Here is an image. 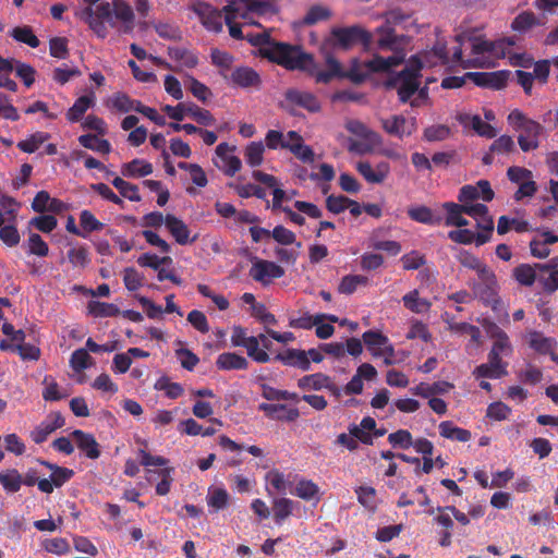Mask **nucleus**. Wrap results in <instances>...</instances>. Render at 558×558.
<instances>
[{"mask_svg":"<svg viewBox=\"0 0 558 558\" xmlns=\"http://www.w3.org/2000/svg\"><path fill=\"white\" fill-rule=\"evenodd\" d=\"M547 269L546 266L541 264H535L534 266L524 264L515 268L514 276L515 279H543V271Z\"/></svg>","mask_w":558,"mask_h":558,"instance_id":"13d9d810","label":"nucleus"},{"mask_svg":"<svg viewBox=\"0 0 558 558\" xmlns=\"http://www.w3.org/2000/svg\"><path fill=\"white\" fill-rule=\"evenodd\" d=\"M286 149L303 162L311 163L315 159L314 150L305 145L303 137L294 131H290V141L286 144Z\"/></svg>","mask_w":558,"mask_h":558,"instance_id":"b1692460","label":"nucleus"},{"mask_svg":"<svg viewBox=\"0 0 558 558\" xmlns=\"http://www.w3.org/2000/svg\"><path fill=\"white\" fill-rule=\"evenodd\" d=\"M134 12L125 0H112V20L121 23L123 32H130L134 25Z\"/></svg>","mask_w":558,"mask_h":558,"instance_id":"393cba45","label":"nucleus"},{"mask_svg":"<svg viewBox=\"0 0 558 558\" xmlns=\"http://www.w3.org/2000/svg\"><path fill=\"white\" fill-rule=\"evenodd\" d=\"M545 21L539 20L533 12L520 13L511 23V28L515 32H526L534 26L544 25Z\"/></svg>","mask_w":558,"mask_h":558,"instance_id":"c03bdc74","label":"nucleus"},{"mask_svg":"<svg viewBox=\"0 0 558 558\" xmlns=\"http://www.w3.org/2000/svg\"><path fill=\"white\" fill-rule=\"evenodd\" d=\"M165 225L179 244H187L192 241L190 238V229L181 219L172 215H167Z\"/></svg>","mask_w":558,"mask_h":558,"instance_id":"c756f323","label":"nucleus"},{"mask_svg":"<svg viewBox=\"0 0 558 558\" xmlns=\"http://www.w3.org/2000/svg\"><path fill=\"white\" fill-rule=\"evenodd\" d=\"M284 366L295 367L303 372L311 369V364L305 350L289 348L276 354L272 359Z\"/></svg>","mask_w":558,"mask_h":558,"instance_id":"6ab92c4d","label":"nucleus"},{"mask_svg":"<svg viewBox=\"0 0 558 558\" xmlns=\"http://www.w3.org/2000/svg\"><path fill=\"white\" fill-rule=\"evenodd\" d=\"M179 168L189 172L190 179L198 187L207 185L208 180L205 171L197 163L179 162Z\"/></svg>","mask_w":558,"mask_h":558,"instance_id":"864d4df0","label":"nucleus"},{"mask_svg":"<svg viewBox=\"0 0 558 558\" xmlns=\"http://www.w3.org/2000/svg\"><path fill=\"white\" fill-rule=\"evenodd\" d=\"M248 40L259 46L262 57L276 62L289 70H302L316 75L318 82H328L333 76L341 75V65L332 58L327 59L328 72H316L313 57L305 53L298 46L277 43L269 39L266 34H258Z\"/></svg>","mask_w":558,"mask_h":558,"instance_id":"f03ea898","label":"nucleus"},{"mask_svg":"<svg viewBox=\"0 0 558 558\" xmlns=\"http://www.w3.org/2000/svg\"><path fill=\"white\" fill-rule=\"evenodd\" d=\"M389 444L395 448L408 449L413 445V438L409 430L398 429L388 436Z\"/></svg>","mask_w":558,"mask_h":558,"instance_id":"338daca9","label":"nucleus"},{"mask_svg":"<svg viewBox=\"0 0 558 558\" xmlns=\"http://www.w3.org/2000/svg\"><path fill=\"white\" fill-rule=\"evenodd\" d=\"M376 45L379 50L392 51V56L387 58L374 56L371 60L363 62V69L352 70L351 77L354 81H362L365 75L371 73H389L393 68L403 62L405 57L402 48L404 45V38L396 37L388 25L381 26L377 29Z\"/></svg>","mask_w":558,"mask_h":558,"instance_id":"7ed1b4c3","label":"nucleus"},{"mask_svg":"<svg viewBox=\"0 0 558 558\" xmlns=\"http://www.w3.org/2000/svg\"><path fill=\"white\" fill-rule=\"evenodd\" d=\"M11 36L20 43L26 44L32 48H37L39 46V39L33 33V29L29 26H17L14 27L11 32Z\"/></svg>","mask_w":558,"mask_h":558,"instance_id":"4d7b16f0","label":"nucleus"},{"mask_svg":"<svg viewBox=\"0 0 558 558\" xmlns=\"http://www.w3.org/2000/svg\"><path fill=\"white\" fill-rule=\"evenodd\" d=\"M231 82L240 87H254L259 84L258 74L251 68H238L231 73Z\"/></svg>","mask_w":558,"mask_h":558,"instance_id":"f704fd0d","label":"nucleus"},{"mask_svg":"<svg viewBox=\"0 0 558 558\" xmlns=\"http://www.w3.org/2000/svg\"><path fill=\"white\" fill-rule=\"evenodd\" d=\"M0 484L7 493H17L22 486V475L16 469L0 472Z\"/></svg>","mask_w":558,"mask_h":558,"instance_id":"37998d69","label":"nucleus"},{"mask_svg":"<svg viewBox=\"0 0 558 558\" xmlns=\"http://www.w3.org/2000/svg\"><path fill=\"white\" fill-rule=\"evenodd\" d=\"M475 233L470 229H462V227L449 232L448 236L457 243L471 244L475 242L477 245H482L488 241L492 232H486L483 229Z\"/></svg>","mask_w":558,"mask_h":558,"instance_id":"bb28decb","label":"nucleus"},{"mask_svg":"<svg viewBox=\"0 0 558 558\" xmlns=\"http://www.w3.org/2000/svg\"><path fill=\"white\" fill-rule=\"evenodd\" d=\"M258 409L271 420L294 422L300 416V412L296 408H289L281 403H260Z\"/></svg>","mask_w":558,"mask_h":558,"instance_id":"412c9836","label":"nucleus"},{"mask_svg":"<svg viewBox=\"0 0 558 558\" xmlns=\"http://www.w3.org/2000/svg\"><path fill=\"white\" fill-rule=\"evenodd\" d=\"M442 209L446 213V225L456 226L458 228L468 225V220L463 215L472 217L476 221L478 229L492 232L494 229L493 218L488 215L487 206L483 204H456L445 203Z\"/></svg>","mask_w":558,"mask_h":558,"instance_id":"20e7f679","label":"nucleus"},{"mask_svg":"<svg viewBox=\"0 0 558 558\" xmlns=\"http://www.w3.org/2000/svg\"><path fill=\"white\" fill-rule=\"evenodd\" d=\"M509 124L519 132L518 142L522 150H533L538 146L542 126L527 119L521 111L513 110L508 116Z\"/></svg>","mask_w":558,"mask_h":558,"instance_id":"0eeeda50","label":"nucleus"},{"mask_svg":"<svg viewBox=\"0 0 558 558\" xmlns=\"http://www.w3.org/2000/svg\"><path fill=\"white\" fill-rule=\"evenodd\" d=\"M216 366L222 371L246 369L248 362L242 355L233 352H225L218 355Z\"/></svg>","mask_w":558,"mask_h":558,"instance_id":"72a5a7b5","label":"nucleus"},{"mask_svg":"<svg viewBox=\"0 0 558 558\" xmlns=\"http://www.w3.org/2000/svg\"><path fill=\"white\" fill-rule=\"evenodd\" d=\"M461 204H475V199L489 202L494 198V192L488 181L481 180L476 185H464L458 196Z\"/></svg>","mask_w":558,"mask_h":558,"instance_id":"2eb2a0df","label":"nucleus"},{"mask_svg":"<svg viewBox=\"0 0 558 558\" xmlns=\"http://www.w3.org/2000/svg\"><path fill=\"white\" fill-rule=\"evenodd\" d=\"M265 146L262 142L250 143L244 150V157L246 162L251 167L259 166L264 160Z\"/></svg>","mask_w":558,"mask_h":558,"instance_id":"603ef678","label":"nucleus"},{"mask_svg":"<svg viewBox=\"0 0 558 558\" xmlns=\"http://www.w3.org/2000/svg\"><path fill=\"white\" fill-rule=\"evenodd\" d=\"M363 341L367 349L375 356H385V363L391 364V356L393 355V348L389 344L386 336L378 331L367 330L362 336Z\"/></svg>","mask_w":558,"mask_h":558,"instance_id":"ddd939ff","label":"nucleus"},{"mask_svg":"<svg viewBox=\"0 0 558 558\" xmlns=\"http://www.w3.org/2000/svg\"><path fill=\"white\" fill-rule=\"evenodd\" d=\"M329 381V376L323 373H315L311 375H305L298 380L299 388L303 390H322L327 386Z\"/></svg>","mask_w":558,"mask_h":558,"instance_id":"09e8293b","label":"nucleus"},{"mask_svg":"<svg viewBox=\"0 0 558 558\" xmlns=\"http://www.w3.org/2000/svg\"><path fill=\"white\" fill-rule=\"evenodd\" d=\"M474 295L485 305L497 311L501 306V300L498 295L497 281H473Z\"/></svg>","mask_w":558,"mask_h":558,"instance_id":"dca6fc26","label":"nucleus"},{"mask_svg":"<svg viewBox=\"0 0 558 558\" xmlns=\"http://www.w3.org/2000/svg\"><path fill=\"white\" fill-rule=\"evenodd\" d=\"M80 226L85 235L94 231H99L104 228V225L89 210L81 211Z\"/></svg>","mask_w":558,"mask_h":558,"instance_id":"0e129e2a","label":"nucleus"},{"mask_svg":"<svg viewBox=\"0 0 558 558\" xmlns=\"http://www.w3.org/2000/svg\"><path fill=\"white\" fill-rule=\"evenodd\" d=\"M324 322V316L311 315L308 313L302 314L300 317H290L289 327L295 329L310 330L318 323Z\"/></svg>","mask_w":558,"mask_h":558,"instance_id":"6e6d98bb","label":"nucleus"},{"mask_svg":"<svg viewBox=\"0 0 558 558\" xmlns=\"http://www.w3.org/2000/svg\"><path fill=\"white\" fill-rule=\"evenodd\" d=\"M87 311L88 314L94 317H114L120 313L117 305L99 301H89L87 304Z\"/></svg>","mask_w":558,"mask_h":558,"instance_id":"de8ad7c7","label":"nucleus"},{"mask_svg":"<svg viewBox=\"0 0 558 558\" xmlns=\"http://www.w3.org/2000/svg\"><path fill=\"white\" fill-rule=\"evenodd\" d=\"M80 144L88 149H92L99 154H109L111 150V145L107 140H104L97 135L85 134L78 137Z\"/></svg>","mask_w":558,"mask_h":558,"instance_id":"a18cd8bd","label":"nucleus"},{"mask_svg":"<svg viewBox=\"0 0 558 558\" xmlns=\"http://www.w3.org/2000/svg\"><path fill=\"white\" fill-rule=\"evenodd\" d=\"M82 14L89 27L100 38H105L108 33L105 22L114 26L112 20V2H100L96 7H86Z\"/></svg>","mask_w":558,"mask_h":558,"instance_id":"1a4fd4ad","label":"nucleus"},{"mask_svg":"<svg viewBox=\"0 0 558 558\" xmlns=\"http://www.w3.org/2000/svg\"><path fill=\"white\" fill-rule=\"evenodd\" d=\"M294 501L282 497L276 498L272 502V513L276 524L281 525L283 521L289 518L294 509Z\"/></svg>","mask_w":558,"mask_h":558,"instance_id":"79ce46f5","label":"nucleus"},{"mask_svg":"<svg viewBox=\"0 0 558 558\" xmlns=\"http://www.w3.org/2000/svg\"><path fill=\"white\" fill-rule=\"evenodd\" d=\"M408 215L411 219L428 225H438L440 223V218L435 216L433 211L425 206H416L412 207L408 210Z\"/></svg>","mask_w":558,"mask_h":558,"instance_id":"3c124183","label":"nucleus"},{"mask_svg":"<svg viewBox=\"0 0 558 558\" xmlns=\"http://www.w3.org/2000/svg\"><path fill=\"white\" fill-rule=\"evenodd\" d=\"M509 75V71H496L469 73L466 74V77L472 80V82L477 86L489 87L493 89H501L506 86Z\"/></svg>","mask_w":558,"mask_h":558,"instance_id":"a211bd4d","label":"nucleus"},{"mask_svg":"<svg viewBox=\"0 0 558 558\" xmlns=\"http://www.w3.org/2000/svg\"><path fill=\"white\" fill-rule=\"evenodd\" d=\"M186 108L185 112L182 113V120H184L186 117L193 119L198 124L209 126L215 123V119L211 116V113L198 107L197 105L193 102H182Z\"/></svg>","mask_w":558,"mask_h":558,"instance_id":"58836bf2","label":"nucleus"},{"mask_svg":"<svg viewBox=\"0 0 558 558\" xmlns=\"http://www.w3.org/2000/svg\"><path fill=\"white\" fill-rule=\"evenodd\" d=\"M403 303L407 308L414 313H425L429 310L430 303L418 298L417 290H413L403 296Z\"/></svg>","mask_w":558,"mask_h":558,"instance_id":"5fc2aeb1","label":"nucleus"},{"mask_svg":"<svg viewBox=\"0 0 558 558\" xmlns=\"http://www.w3.org/2000/svg\"><path fill=\"white\" fill-rule=\"evenodd\" d=\"M230 495L223 487H214L210 486L208 488V493L206 496V501L208 507L214 511L218 512L227 508L229 504Z\"/></svg>","mask_w":558,"mask_h":558,"instance_id":"c9c22d12","label":"nucleus"},{"mask_svg":"<svg viewBox=\"0 0 558 558\" xmlns=\"http://www.w3.org/2000/svg\"><path fill=\"white\" fill-rule=\"evenodd\" d=\"M153 165L145 159H133L121 167V173L126 178H144L151 174Z\"/></svg>","mask_w":558,"mask_h":558,"instance_id":"473e14b6","label":"nucleus"},{"mask_svg":"<svg viewBox=\"0 0 558 558\" xmlns=\"http://www.w3.org/2000/svg\"><path fill=\"white\" fill-rule=\"evenodd\" d=\"M26 245L27 251L31 254L37 255L39 257H45L48 255L49 247L43 238L37 233H29Z\"/></svg>","mask_w":558,"mask_h":558,"instance_id":"69168bd1","label":"nucleus"},{"mask_svg":"<svg viewBox=\"0 0 558 558\" xmlns=\"http://www.w3.org/2000/svg\"><path fill=\"white\" fill-rule=\"evenodd\" d=\"M287 100L292 105L300 106L310 112L318 111L320 106L317 98L307 92L292 89L287 93Z\"/></svg>","mask_w":558,"mask_h":558,"instance_id":"2f4dec72","label":"nucleus"},{"mask_svg":"<svg viewBox=\"0 0 558 558\" xmlns=\"http://www.w3.org/2000/svg\"><path fill=\"white\" fill-rule=\"evenodd\" d=\"M344 128L355 137L348 138L347 149L350 153L359 155L368 154L380 143V136L359 120H347Z\"/></svg>","mask_w":558,"mask_h":558,"instance_id":"39448f33","label":"nucleus"},{"mask_svg":"<svg viewBox=\"0 0 558 558\" xmlns=\"http://www.w3.org/2000/svg\"><path fill=\"white\" fill-rule=\"evenodd\" d=\"M0 227L5 222H14L16 220L17 211L21 207L20 203L13 197L2 195L0 197Z\"/></svg>","mask_w":558,"mask_h":558,"instance_id":"a19ab883","label":"nucleus"},{"mask_svg":"<svg viewBox=\"0 0 558 558\" xmlns=\"http://www.w3.org/2000/svg\"><path fill=\"white\" fill-rule=\"evenodd\" d=\"M452 388V384L444 380L433 384L421 383L413 388V393L423 398H430L436 395H445Z\"/></svg>","mask_w":558,"mask_h":558,"instance_id":"e433bc0d","label":"nucleus"},{"mask_svg":"<svg viewBox=\"0 0 558 558\" xmlns=\"http://www.w3.org/2000/svg\"><path fill=\"white\" fill-rule=\"evenodd\" d=\"M226 14L243 24H257V20L272 12V5L262 0H228Z\"/></svg>","mask_w":558,"mask_h":558,"instance_id":"423d86ee","label":"nucleus"},{"mask_svg":"<svg viewBox=\"0 0 558 558\" xmlns=\"http://www.w3.org/2000/svg\"><path fill=\"white\" fill-rule=\"evenodd\" d=\"M92 364V356L85 349L75 350L70 359V365L75 372H82Z\"/></svg>","mask_w":558,"mask_h":558,"instance_id":"774afa93","label":"nucleus"},{"mask_svg":"<svg viewBox=\"0 0 558 558\" xmlns=\"http://www.w3.org/2000/svg\"><path fill=\"white\" fill-rule=\"evenodd\" d=\"M0 240L8 246L13 247L20 243L21 236L14 222H5L0 227Z\"/></svg>","mask_w":558,"mask_h":558,"instance_id":"680f3d73","label":"nucleus"},{"mask_svg":"<svg viewBox=\"0 0 558 558\" xmlns=\"http://www.w3.org/2000/svg\"><path fill=\"white\" fill-rule=\"evenodd\" d=\"M381 128L389 135L396 136L399 140L411 136L417 130V122L415 118H405L401 114L390 116L380 120Z\"/></svg>","mask_w":558,"mask_h":558,"instance_id":"f8f14e48","label":"nucleus"},{"mask_svg":"<svg viewBox=\"0 0 558 558\" xmlns=\"http://www.w3.org/2000/svg\"><path fill=\"white\" fill-rule=\"evenodd\" d=\"M511 229H514L518 232H523L527 229V223L520 219L501 216L498 220L497 232L499 234H505Z\"/></svg>","mask_w":558,"mask_h":558,"instance_id":"e2e57ef3","label":"nucleus"},{"mask_svg":"<svg viewBox=\"0 0 558 558\" xmlns=\"http://www.w3.org/2000/svg\"><path fill=\"white\" fill-rule=\"evenodd\" d=\"M371 35L360 26L333 27L325 39V49L347 50L362 43L368 45Z\"/></svg>","mask_w":558,"mask_h":558,"instance_id":"6e6552de","label":"nucleus"},{"mask_svg":"<svg viewBox=\"0 0 558 558\" xmlns=\"http://www.w3.org/2000/svg\"><path fill=\"white\" fill-rule=\"evenodd\" d=\"M457 120L464 129H471L480 136L493 138L497 134L496 130L490 124L483 121L477 114L459 112L457 114Z\"/></svg>","mask_w":558,"mask_h":558,"instance_id":"aec40b11","label":"nucleus"},{"mask_svg":"<svg viewBox=\"0 0 558 558\" xmlns=\"http://www.w3.org/2000/svg\"><path fill=\"white\" fill-rule=\"evenodd\" d=\"M235 146L219 144L215 149L214 165L228 177H233L242 168L241 159L235 155Z\"/></svg>","mask_w":558,"mask_h":558,"instance_id":"9b49d317","label":"nucleus"},{"mask_svg":"<svg viewBox=\"0 0 558 558\" xmlns=\"http://www.w3.org/2000/svg\"><path fill=\"white\" fill-rule=\"evenodd\" d=\"M250 275L253 279H275L283 276V269L274 262L254 258Z\"/></svg>","mask_w":558,"mask_h":558,"instance_id":"5701e85b","label":"nucleus"},{"mask_svg":"<svg viewBox=\"0 0 558 558\" xmlns=\"http://www.w3.org/2000/svg\"><path fill=\"white\" fill-rule=\"evenodd\" d=\"M202 24L211 32H220L222 28L221 13L206 2H196L192 7Z\"/></svg>","mask_w":558,"mask_h":558,"instance_id":"f3484780","label":"nucleus"},{"mask_svg":"<svg viewBox=\"0 0 558 558\" xmlns=\"http://www.w3.org/2000/svg\"><path fill=\"white\" fill-rule=\"evenodd\" d=\"M48 138L49 134L44 132H36L28 138L19 142L17 147L24 153L32 154L36 151Z\"/></svg>","mask_w":558,"mask_h":558,"instance_id":"bf43d9fd","label":"nucleus"},{"mask_svg":"<svg viewBox=\"0 0 558 558\" xmlns=\"http://www.w3.org/2000/svg\"><path fill=\"white\" fill-rule=\"evenodd\" d=\"M355 169L366 182L372 184L383 183L390 173V166L386 161H380L373 166L366 160H360L356 162Z\"/></svg>","mask_w":558,"mask_h":558,"instance_id":"4468645a","label":"nucleus"},{"mask_svg":"<svg viewBox=\"0 0 558 558\" xmlns=\"http://www.w3.org/2000/svg\"><path fill=\"white\" fill-rule=\"evenodd\" d=\"M462 49L453 46L451 52L438 41L432 51H426L411 58L403 71L391 77L387 84L397 88L401 101H405L420 85L418 72L425 68H436L445 64L468 68H494L500 59L508 58L514 66H529L533 59L525 53H515V38L504 37L488 40L483 37L470 38Z\"/></svg>","mask_w":558,"mask_h":558,"instance_id":"f257e3e1","label":"nucleus"},{"mask_svg":"<svg viewBox=\"0 0 558 558\" xmlns=\"http://www.w3.org/2000/svg\"><path fill=\"white\" fill-rule=\"evenodd\" d=\"M488 336L494 339L492 351L502 355H509L512 352L511 343L507 333L496 324L492 323L487 327Z\"/></svg>","mask_w":558,"mask_h":558,"instance_id":"c85d7f7f","label":"nucleus"},{"mask_svg":"<svg viewBox=\"0 0 558 558\" xmlns=\"http://www.w3.org/2000/svg\"><path fill=\"white\" fill-rule=\"evenodd\" d=\"M74 476V471L62 468L58 472L51 473L49 478H41L38 482V489L45 494H51L54 487H61Z\"/></svg>","mask_w":558,"mask_h":558,"instance_id":"cd10ccee","label":"nucleus"},{"mask_svg":"<svg viewBox=\"0 0 558 558\" xmlns=\"http://www.w3.org/2000/svg\"><path fill=\"white\" fill-rule=\"evenodd\" d=\"M529 345L538 354H549L556 350L558 342L553 337H546L541 331H532L529 335Z\"/></svg>","mask_w":558,"mask_h":558,"instance_id":"7c9ffc66","label":"nucleus"},{"mask_svg":"<svg viewBox=\"0 0 558 558\" xmlns=\"http://www.w3.org/2000/svg\"><path fill=\"white\" fill-rule=\"evenodd\" d=\"M72 437L74 438L77 448L89 459H97L100 456V449L95 437L85 433L81 429H75L72 433Z\"/></svg>","mask_w":558,"mask_h":558,"instance_id":"a878e982","label":"nucleus"},{"mask_svg":"<svg viewBox=\"0 0 558 558\" xmlns=\"http://www.w3.org/2000/svg\"><path fill=\"white\" fill-rule=\"evenodd\" d=\"M185 85L192 95L202 102H206L211 97L210 89L193 76L186 77Z\"/></svg>","mask_w":558,"mask_h":558,"instance_id":"052dcab7","label":"nucleus"},{"mask_svg":"<svg viewBox=\"0 0 558 558\" xmlns=\"http://www.w3.org/2000/svg\"><path fill=\"white\" fill-rule=\"evenodd\" d=\"M16 60L7 59L0 56V87L10 92L17 90V84L10 77L14 72Z\"/></svg>","mask_w":558,"mask_h":558,"instance_id":"ea45409f","label":"nucleus"},{"mask_svg":"<svg viewBox=\"0 0 558 558\" xmlns=\"http://www.w3.org/2000/svg\"><path fill=\"white\" fill-rule=\"evenodd\" d=\"M96 105V95L94 92H88L80 96L74 104L68 109L65 117L69 122L74 123L82 121L85 113Z\"/></svg>","mask_w":558,"mask_h":558,"instance_id":"4be33fe9","label":"nucleus"},{"mask_svg":"<svg viewBox=\"0 0 558 558\" xmlns=\"http://www.w3.org/2000/svg\"><path fill=\"white\" fill-rule=\"evenodd\" d=\"M439 434L441 437L457 440L460 442H466L471 439V432L458 426H454L450 421H444L439 424Z\"/></svg>","mask_w":558,"mask_h":558,"instance_id":"4c0bfd02","label":"nucleus"},{"mask_svg":"<svg viewBox=\"0 0 558 558\" xmlns=\"http://www.w3.org/2000/svg\"><path fill=\"white\" fill-rule=\"evenodd\" d=\"M231 341L235 347H244L247 355L257 363H267L271 360L265 350L258 348V339L247 336L245 328L241 326L233 327Z\"/></svg>","mask_w":558,"mask_h":558,"instance_id":"9d476101","label":"nucleus"},{"mask_svg":"<svg viewBox=\"0 0 558 558\" xmlns=\"http://www.w3.org/2000/svg\"><path fill=\"white\" fill-rule=\"evenodd\" d=\"M292 494L306 501L315 498L319 500V487L311 480H300Z\"/></svg>","mask_w":558,"mask_h":558,"instance_id":"49530a36","label":"nucleus"},{"mask_svg":"<svg viewBox=\"0 0 558 558\" xmlns=\"http://www.w3.org/2000/svg\"><path fill=\"white\" fill-rule=\"evenodd\" d=\"M111 108L119 112L136 111L140 106V101L131 99L128 95L118 93L109 99Z\"/></svg>","mask_w":558,"mask_h":558,"instance_id":"8fccbe9b","label":"nucleus"}]
</instances>
